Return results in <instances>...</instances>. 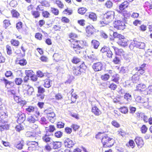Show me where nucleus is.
<instances>
[{"mask_svg":"<svg viewBox=\"0 0 152 152\" xmlns=\"http://www.w3.org/2000/svg\"><path fill=\"white\" fill-rule=\"evenodd\" d=\"M114 12L113 11L107 12L104 14L103 15L102 20L100 21L102 26H104L105 24H108L111 22L114 18Z\"/></svg>","mask_w":152,"mask_h":152,"instance_id":"nucleus-1","label":"nucleus"},{"mask_svg":"<svg viewBox=\"0 0 152 152\" xmlns=\"http://www.w3.org/2000/svg\"><path fill=\"white\" fill-rule=\"evenodd\" d=\"M145 46L144 42L139 41L138 39L136 38L131 42L129 47L131 50H134L135 47L140 49H144Z\"/></svg>","mask_w":152,"mask_h":152,"instance_id":"nucleus-2","label":"nucleus"},{"mask_svg":"<svg viewBox=\"0 0 152 152\" xmlns=\"http://www.w3.org/2000/svg\"><path fill=\"white\" fill-rule=\"evenodd\" d=\"M101 142L104 148L111 147L113 145V140L108 137V135L104 134L102 136Z\"/></svg>","mask_w":152,"mask_h":152,"instance_id":"nucleus-3","label":"nucleus"},{"mask_svg":"<svg viewBox=\"0 0 152 152\" xmlns=\"http://www.w3.org/2000/svg\"><path fill=\"white\" fill-rule=\"evenodd\" d=\"M87 69V67L85 65L84 63L83 62L79 66H75L73 68V72L74 74L75 75H79L82 73L85 72Z\"/></svg>","mask_w":152,"mask_h":152,"instance_id":"nucleus-4","label":"nucleus"},{"mask_svg":"<svg viewBox=\"0 0 152 152\" xmlns=\"http://www.w3.org/2000/svg\"><path fill=\"white\" fill-rule=\"evenodd\" d=\"M113 26L117 29L123 30L125 28L126 26L124 22L118 20L114 22Z\"/></svg>","mask_w":152,"mask_h":152,"instance_id":"nucleus-5","label":"nucleus"},{"mask_svg":"<svg viewBox=\"0 0 152 152\" xmlns=\"http://www.w3.org/2000/svg\"><path fill=\"white\" fill-rule=\"evenodd\" d=\"M100 51L103 53H106L107 56L109 58H113V55L109 48L104 46L100 50Z\"/></svg>","mask_w":152,"mask_h":152,"instance_id":"nucleus-6","label":"nucleus"},{"mask_svg":"<svg viewBox=\"0 0 152 152\" xmlns=\"http://www.w3.org/2000/svg\"><path fill=\"white\" fill-rule=\"evenodd\" d=\"M80 41H76L75 43L72 44L71 47L73 48L75 53L77 54L80 53V50L82 48L80 45Z\"/></svg>","mask_w":152,"mask_h":152,"instance_id":"nucleus-7","label":"nucleus"},{"mask_svg":"<svg viewBox=\"0 0 152 152\" xmlns=\"http://www.w3.org/2000/svg\"><path fill=\"white\" fill-rule=\"evenodd\" d=\"M92 68L95 72L102 70L104 68L103 64L101 62H97L94 63L92 66Z\"/></svg>","mask_w":152,"mask_h":152,"instance_id":"nucleus-8","label":"nucleus"},{"mask_svg":"<svg viewBox=\"0 0 152 152\" xmlns=\"http://www.w3.org/2000/svg\"><path fill=\"white\" fill-rule=\"evenodd\" d=\"M117 43L119 45L124 47H125L128 45V40L123 36L120 39L117 40Z\"/></svg>","mask_w":152,"mask_h":152,"instance_id":"nucleus-9","label":"nucleus"},{"mask_svg":"<svg viewBox=\"0 0 152 152\" xmlns=\"http://www.w3.org/2000/svg\"><path fill=\"white\" fill-rule=\"evenodd\" d=\"M129 5V3L127 1H124L119 5V10H117V11L119 13L121 12L127 8Z\"/></svg>","mask_w":152,"mask_h":152,"instance_id":"nucleus-10","label":"nucleus"},{"mask_svg":"<svg viewBox=\"0 0 152 152\" xmlns=\"http://www.w3.org/2000/svg\"><path fill=\"white\" fill-rule=\"evenodd\" d=\"M65 146L69 148H72L75 145V143L74 141H73L69 138H67L64 142Z\"/></svg>","mask_w":152,"mask_h":152,"instance_id":"nucleus-11","label":"nucleus"},{"mask_svg":"<svg viewBox=\"0 0 152 152\" xmlns=\"http://www.w3.org/2000/svg\"><path fill=\"white\" fill-rule=\"evenodd\" d=\"M17 117H18L17 121L19 124L23 123L25 120L26 115L24 113H19L17 114Z\"/></svg>","mask_w":152,"mask_h":152,"instance_id":"nucleus-12","label":"nucleus"},{"mask_svg":"<svg viewBox=\"0 0 152 152\" xmlns=\"http://www.w3.org/2000/svg\"><path fill=\"white\" fill-rule=\"evenodd\" d=\"M134 140L139 148H141L144 145V142L142 137H136Z\"/></svg>","mask_w":152,"mask_h":152,"instance_id":"nucleus-13","label":"nucleus"},{"mask_svg":"<svg viewBox=\"0 0 152 152\" xmlns=\"http://www.w3.org/2000/svg\"><path fill=\"white\" fill-rule=\"evenodd\" d=\"M92 112L95 115L99 116L102 114L101 111L96 106H92Z\"/></svg>","mask_w":152,"mask_h":152,"instance_id":"nucleus-14","label":"nucleus"},{"mask_svg":"<svg viewBox=\"0 0 152 152\" xmlns=\"http://www.w3.org/2000/svg\"><path fill=\"white\" fill-rule=\"evenodd\" d=\"M85 17L86 18H88L93 21H95L97 20L96 15L93 12L87 13L85 15Z\"/></svg>","mask_w":152,"mask_h":152,"instance_id":"nucleus-15","label":"nucleus"},{"mask_svg":"<svg viewBox=\"0 0 152 152\" xmlns=\"http://www.w3.org/2000/svg\"><path fill=\"white\" fill-rule=\"evenodd\" d=\"M95 29L91 25H89L86 28V32L89 34H93L95 31Z\"/></svg>","mask_w":152,"mask_h":152,"instance_id":"nucleus-16","label":"nucleus"},{"mask_svg":"<svg viewBox=\"0 0 152 152\" xmlns=\"http://www.w3.org/2000/svg\"><path fill=\"white\" fill-rule=\"evenodd\" d=\"M24 141L23 140L16 142L14 144V147L19 150L22 149Z\"/></svg>","mask_w":152,"mask_h":152,"instance_id":"nucleus-17","label":"nucleus"},{"mask_svg":"<svg viewBox=\"0 0 152 152\" xmlns=\"http://www.w3.org/2000/svg\"><path fill=\"white\" fill-rule=\"evenodd\" d=\"M121 56L120 55L115 54L113 59L112 61L115 64H119L121 63Z\"/></svg>","mask_w":152,"mask_h":152,"instance_id":"nucleus-18","label":"nucleus"},{"mask_svg":"<svg viewBox=\"0 0 152 152\" xmlns=\"http://www.w3.org/2000/svg\"><path fill=\"white\" fill-rule=\"evenodd\" d=\"M52 81L50 79H46L45 80L44 84V86L46 88H49L52 85Z\"/></svg>","mask_w":152,"mask_h":152,"instance_id":"nucleus-19","label":"nucleus"},{"mask_svg":"<svg viewBox=\"0 0 152 152\" xmlns=\"http://www.w3.org/2000/svg\"><path fill=\"white\" fill-rule=\"evenodd\" d=\"M119 75L117 74H115L112 76L111 80L112 81L115 83H116L118 84L119 82Z\"/></svg>","mask_w":152,"mask_h":152,"instance_id":"nucleus-20","label":"nucleus"},{"mask_svg":"<svg viewBox=\"0 0 152 152\" xmlns=\"http://www.w3.org/2000/svg\"><path fill=\"white\" fill-rule=\"evenodd\" d=\"M124 99L128 102H130L132 101V95L129 93H126L124 95Z\"/></svg>","mask_w":152,"mask_h":152,"instance_id":"nucleus-21","label":"nucleus"},{"mask_svg":"<svg viewBox=\"0 0 152 152\" xmlns=\"http://www.w3.org/2000/svg\"><path fill=\"white\" fill-rule=\"evenodd\" d=\"M124 16L125 18L127 19L129 18L131 15L129 12H128L126 10H125L119 13Z\"/></svg>","mask_w":152,"mask_h":152,"instance_id":"nucleus-22","label":"nucleus"},{"mask_svg":"<svg viewBox=\"0 0 152 152\" xmlns=\"http://www.w3.org/2000/svg\"><path fill=\"white\" fill-rule=\"evenodd\" d=\"M26 88H27V94L30 96L32 95L34 92V89L33 87L29 85H27Z\"/></svg>","mask_w":152,"mask_h":152,"instance_id":"nucleus-23","label":"nucleus"},{"mask_svg":"<svg viewBox=\"0 0 152 152\" xmlns=\"http://www.w3.org/2000/svg\"><path fill=\"white\" fill-rule=\"evenodd\" d=\"M42 140L46 142H51L52 140L51 137L48 136V133H46L42 137Z\"/></svg>","mask_w":152,"mask_h":152,"instance_id":"nucleus-24","label":"nucleus"},{"mask_svg":"<svg viewBox=\"0 0 152 152\" xmlns=\"http://www.w3.org/2000/svg\"><path fill=\"white\" fill-rule=\"evenodd\" d=\"M137 90L141 92L146 89V86L145 84H139L137 87Z\"/></svg>","mask_w":152,"mask_h":152,"instance_id":"nucleus-25","label":"nucleus"},{"mask_svg":"<svg viewBox=\"0 0 152 152\" xmlns=\"http://www.w3.org/2000/svg\"><path fill=\"white\" fill-rule=\"evenodd\" d=\"M134 70L136 71H137L136 73L138 76H140V75H143L145 72V70L140 69V68H138L137 67H135L134 68Z\"/></svg>","mask_w":152,"mask_h":152,"instance_id":"nucleus-26","label":"nucleus"},{"mask_svg":"<svg viewBox=\"0 0 152 152\" xmlns=\"http://www.w3.org/2000/svg\"><path fill=\"white\" fill-rule=\"evenodd\" d=\"M53 148L54 149L59 148L61 146V143L60 142H55L53 143Z\"/></svg>","mask_w":152,"mask_h":152,"instance_id":"nucleus-27","label":"nucleus"},{"mask_svg":"<svg viewBox=\"0 0 152 152\" xmlns=\"http://www.w3.org/2000/svg\"><path fill=\"white\" fill-rule=\"evenodd\" d=\"M23 82V80L22 78L20 77H16L14 80L15 83L18 86L21 85Z\"/></svg>","mask_w":152,"mask_h":152,"instance_id":"nucleus-28","label":"nucleus"},{"mask_svg":"<svg viewBox=\"0 0 152 152\" xmlns=\"http://www.w3.org/2000/svg\"><path fill=\"white\" fill-rule=\"evenodd\" d=\"M92 45L95 49H97L99 46V42L95 40H93L91 41Z\"/></svg>","mask_w":152,"mask_h":152,"instance_id":"nucleus-29","label":"nucleus"},{"mask_svg":"<svg viewBox=\"0 0 152 152\" xmlns=\"http://www.w3.org/2000/svg\"><path fill=\"white\" fill-rule=\"evenodd\" d=\"M47 111L45 112V113L47 115V117L48 118H54L55 117V114L53 112L50 111V113H47Z\"/></svg>","mask_w":152,"mask_h":152,"instance_id":"nucleus-30","label":"nucleus"},{"mask_svg":"<svg viewBox=\"0 0 152 152\" xmlns=\"http://www.w3.org/2000/svg\"><path fill=\"white\" fill-rule=\"evenodd\" d=\"M139 78L138 75L136 73L132 76V80L133 83H136L138 81Z\"/></svg>","mask_w":152,"mask_h":152,"instance_id":"nucleus-31","label":"nucleus"},{"mask_svg":"<svg viewBox=\"0 0 152 152\" xmlns=\"http://www.w3.org/2000/svg\"><path fill=\"white\" fill-rule=\"evenodd\" d=\"M4 75L7 77H14L13 73L10 70L7 71L4 74Z\"/></svg>","mask_w":152,"mask_h":152,"instance_id":"nucleus-32","label":"nucleus"},{"mask_svg":"<svg viewBox=\"0 0 152 152\" xmlns=\"http://www.w3.org/2000/svg\"><path fill=\"white\" fill-rule=\"evenodd\" d=\"M72 61L74 64H77L80 62V64H82V63L83 62L80 61V59L75 56H74L73 57L72 60Z\"/></svg>","mask_w":152,"mask_h":152,"instance_id":"nucleus-33","label":"nucleus"},{"mask_svg":"<svg viewBox=\"0 0 152 152\" xmlns=\"http://www.w3.org/2000/svg\"><path fill=\"white\" fill-rule=\"evenodd\" d=\"M113 36L115 38L117 39V40L120 39L122 37H123V36L118 33L117 32H113Z\"/></svg>","mask_w":152,"mask_h":152,"instance_id":"nucleus-34","label":"nucleus"},{"mask_svg":"<svg viewBox=\"0 0 152 152\" xmlns=\"http://www.w3.org/2000/svg\"><path fill=\"white\" fill-rule=\"evenodd\" d=\"M26 120L27 121L31 123H34L36 121V119L33 116H29Z\"/></svg>","mask_w":152,"mask_h":152,"instance_id":"nucleus-35","label":"nucleus"},{"mask_svg":"<svg viewBox=\"0 0 152 152\" xmlns=\"http://www.w3.org/2000/svg\"><path fill=\"white\" fill-rule=\"evenodd\" d=\"M26 135L28 137H34L36 136V133L33 132H26Z\"/></svg>","mask_w":152,"mask_h":152,"instance_id":"nucleus-36","label":"nucleus"},{"mask_svg":"<svg viewBox=\"0 0 152 152\" xmlns=\"http://www.w3.org/2000/svg\"><path fill=\"white\" fill-rule=\"evenodd\" d=\"M11 12L12 14L13 17L17 18H18L20 14L17 11L15 10H13L11 11Z\"/></svg>","mask_w":152,"mask_h":152,"instance_id":"nucleus-37","label":"nucleus"},{"mask_svg":"<svg viewBox=\"0 0 152 152\" xmlns=\"http://www.w3.org/2000/svg\"><path fill=\"white\" fill-rule=\"evenodd\" d=\"M113 3L110 0L107 1L105 4V5L106 7L108 8H110L113 6Z\"/></svg>","mask_w":152,"mask_h":152,"instance_id":"nucleus-38","label":"nucleus"},{"mask_svg":"<svg viewBox=\"0 0 152 152\" xmlns=\"http://www.w3.org/2000/svg\"><path fill=\"white\" fill-rule=\"evenodd\" d=\"M36 74L37 77L40 78H42L45 76V74L39 70L37 71Z\"/></svg>","mask_w":152,"mask_h":152,"instance_id":"nucleus-39","label":"nucleus"},{"mask_svg":"<svg viewBox=\"0 0 152 152\" xmlns=\"http://www.w3.org/2000/svg\"><path fill=\"white\" fill-rule=\"evenodd\" d=\"M31 14L35 18H37L39 17L40 14L39 12L37 11H31Z\"/></svg>","mask_w":152,"mask_h":152,"instance_id":"nucleus-40","label":"nucleus"},{"mask_svg":"<svg viewBox=\"0 0 152 152\" xmlns=\"http://www.w3.org/2000/svg\"><path fill=\"white\" fill-rule=\"evenodd\" d=\"M25 73L26 75L30 77L32 76H33V75H34V72L32 70H26L25 71Z\"/></svg>","mask_w":152,"mask_h":152,"instance_id":"nucleus-41","label":"nucleus"},{"mask_svg":"<svg viewBox=\"0 0 152 152\" xmlns=\"http://www.w3.org/2000/svg\"><path fill=\"white\" fill-rule=\"evenodd\" d=\"M56 130V129L54 125H50L49 126L48 129H47V131L50 132H53Z\"/></svg>","mask_w":152,"mask_h":152,"instance_id":"nucleus-42","label":"nucleus"},{"mask_svg":"<svg viewBox=\"0 0 152 152\" xmlns=\"http://www.w3.org/2000/svg\"><path fill=\"white\" fill-rule=\"evenodd\" d=\"M35 108L34 107L32 106H29L26 110V111L28 113H31L33 112L35 110Z\"/></svg>","mask_w":152,"mask_h":152,"instance_id":"nucleus-43","label":"nucleus"},{"mask_svg":"<svg viewBox=\"0 0 152 152\" xmlns=\"http://www.w3.org/2000/svg\"><path fill=\"white\" fill-rule=\"evenodd\" d=\"M110 76L108 74H105L101 76L102 79L104 81L107 80L110 78Z\"/></svg>","mask_w":152,"mask_h":152,"instance_id":"nucleus-44","label":"nucleus"},{"mask_svg":"<svg viewBox=\"0 0 152 152\" xmlns=\"http://www.w3.org/2000/svg\"><path fill=\"white\" fill-rule=\"evenodd\" d=\"M40 3L42 4V7L44 6L45 7H48L50 6L49 2L45 0L42 1Z\"/></svg>","mask_w":152,"mask_h":152,"instance_id":"nucleus-45","label":"nucleus"},{"mask_svg":"<svg viewBox=\"0 0 152 152\" xmlns=\"http://www.w3.org/2000/svg\"><path fill=\"white\" fill-rule=\"evenodd\" d=\"M17 125L15 127V129L17 131L20 132V131L23 129V127L20 124Z\"/></svg>","mask_w":152,"mask_h":152,"instance_id":"nucleus-46","label":"nucleus"},{"mask_svg":"<svg viewBox=\"0 0 152 152\" xmlns=\"http://www.w3.org/2000/svg\"><path fill=\"white\" fill-rule=\"evenodd\" d=\"M51 11L55 15H58L59 14V11L55 8L51 7Z\"/></svg>","mask_w":152,"mask_h":152,"instance_id":"nucleus-47","label":"nucleus"},{"mask_svg":"<svg viewBox=\"0 0 152 152\" xmlns=\"http://www.w3.org/2000/svg\"><path fill=\"white\" fill-rule=\"evenodd\" d=\"M120 111L122 113L126 114L128 112V110L127 108L126 107H121L120 109Z\"/></svg>","mask_w":152,"mask_h":152,"instance_id":"nucleus-48","label":"nucleus"},{"mask_svg":"<svg viewBox=\"0 0 152 152\" xmlns=\"http://www.w3.org/2000/svg\"><path fill=\"white\" fill-rule=\"evenodd\" d=\"M42 14L44 17L46 18H49L50 15V13L46 11H43L42 12Z\"/></svg>","mask_w":152,"mask_h":152,"instance_id":"nucleus-49","label":"nucleus"},{"mask_svg":"<svg viewBox=\"0 0 152 152\" xmlns=\"http://www.w3.org/2000/svg\"><path fill=\"white\" fill-rule=\"evenodd\" d=\"M86 9L84 8H81L78 10V12L79 13L83 15L86 12Z\"/></svg>","mask_w":152,"mask_h":152,"instance_id":"nucleus-50","label":"nucleus"},{"mask_svg":"<svg viewBox=\"0 0 152 152\" xmlns=\"http://www.w3.org/2000/svg\"><path fill=\"white\" fill-rule=\"evenodd\" d=\"M63 134V133L61 131H57L54 134V136L57 138H60Z\"/></svg>","mask_w":152,"mask_h":152,"instance_id":"nucleus-51","label":"nucleus"},{"mask_svg":"<svg viewBox=\"0 0 152 152\" xmlns=\"http://www.w3.org/2000/svg\"><path fill=\"white\" fill-rule=\"evenodd\" d=\"M45 89L43 88L41 86L38 87V94H44L43 93L45 92Z\"/></svg>","mask_w":152,"mask_h":152,"instance_id":"nucleus-52","label":"nucleus"},{"mask_svg":"<svg viewBox=\"0 0 152 152\" xmlns=\"http://www.w3.org/2000/svg\"><path fill=\"white\" fill-rule=\"evenodd\" d=\"M56 3L60 8H62L64 6L63 4L59 0H56Z\"/></svg>","mask_w":152,"mask_h":152,"instance_id":"nucleus-53","label":"nucleus"},{"mask_svg":"<svg viewBox=\"0 0 152 152\" xmlns=\"http://www.w3.org/2000/svg\"><path fill=\"white\" fill-rule=\"evenodd\" d=\"M120 71V72L123 74H126L128 72V69L126 67H122Z\"/></svg>","mask_w":152,"mask_h":152,"instance_id":"nucleus-54","label":"nucleus"},{"mask_svg":"<svg viewBox=\"0 0 152 152\" xmlns=\"http://www.w3.org/2000/svg\"><path fill=\"white\" fill-rule=\"evenodd\" d=\"M109 88L111 90H114L117 88V86L113 83H112L109 86Z\"/></svg>","mask_w":152,"mask_h":152,"instance_id":"nucleus-55","label":"nucleus"},{"mask_svg":"<svg viewBox=\"0 0 152 152\" xmlns=\"http://www.w3.org/2000/svg\"><path fill=\"white\" fill-rule=\"evenodd\" d=\"M112 124L116 128H119L120 127V124L116 121H113L111 122Z\"/></svg>","mask_w":152,"mask_h":152,"instance_id":"nucleus-56","label":"nucleus"},{"mask_svg":"<svg viewBox=\"0 0 152 152\" xmlns=\"http://www.w3.org/2000/svg\"><path fill=\"white\" fill-rule=\"evenodd\" d=\"M148 129V128L145 125H143L141 129V131L142 133H145Z\"/></svg>","mask_w":152,"mask_h":152,"instance_id":"nucleus-57","label":"nucleus"},{"mask_svg":"<svg viewBox=\"0 0 152 152\" xmlns=\"http://www.w3.org/2000/svg\"><path fill=\"white\" fill-rule=\"evenodd\" d=\"M40 122L42 124H46L47 123V121L46 118L43 117L41 118Z\"/></svg>","mask_w":152,"mask_h":152,"instance_id":"nucleus-58","label":"nucleus"},{"mask_svg":"<svg viewBox=\"0 0 152 152\" xmlns=\"http://www.w3.org/2000/svg\"><path fill=\"white\" fill-rule=\"evenodd\" d=\"M64 124L61 122H58L57 124V127L58 128H62L64 127Z\"/></svg>","mask_w":152,"mask_h":152,"instance_id":"nucleus-59","label":"nucleus"},{"mask_svg":"<svg viewBox=\"0 0 152 152\" xmlns=\"http://www.w3.org/2000/svg\"><path fill=\"white\" fill-rule=\"evenodd\" d=\"M37 96L40 100H42L44 98L45 95L44 94H37Z\"/></svg>","mask_w":152,"mask_h":152,"instance_id":"nucleus-60","label":"nucleus"},{"mask_svg":"<svg viewBox=\"0 0 152 152\" xmlns=\"http://www.w3.org/2000/svg\"><path fill=\"white\" fill-rule=\"evenodd\" d=\"M6 49L7 54L9 55L12 53V51L11 47L8 45L7 46Z\"/></svg>","mask_w":152,"mask_h":152,"instance_id":"nucleus-61","label":"nucleus"},{"mask_svg":"<svg viewBox=\"0 0 152 152\" xmlns=\"http://www.w3.org/2000/svg\"><path fill=\"white\" fill-rule=\"evenodd\" d=\"M11 43L12 45L15 46H18L19 44V42L18 40H13L11 41Z\"/></svg>","mask_w":152,"mask_h":152,"instance_id":"nucleus-62","label":"nucleus"},{"mask_svg":"<svg viewBox=\"0 0 152 152\" xmlns=\"http://www.w3.org/2000/svg\"><path fill=\"white\" fill-rule=\"evenodd\" d=\"M26 60L24 59L20 60L19 62V64L21 66L25 65L26 64Z\"/></svg>","mask_w":152,"mask_h":152,"instance_id":"nucleus-63","label":"nucleus"},{"mask_svg":"<svg viewBox=\"0 0 152 152\" xmlns=\"http://www.w3.org/2000/svg\"><path fill=\"white\" fill-rule=\"evenodd\" d=\"M146 89L149 94L152 95V86H149Z\"/></svg>","mask_w":152,"mask_h":152,"instance_id":"nucleus-64","label":"nucleus"}]
</instances>
